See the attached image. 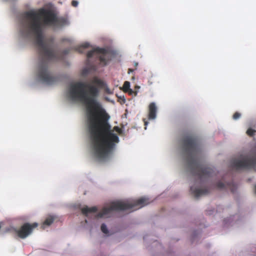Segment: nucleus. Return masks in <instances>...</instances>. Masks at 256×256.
Listing matches in <instances>:
<instances>
[{
  "mask_svg": "<svg viewBox=\"0 0 256 256\" xmlns=\"http://www.w3.org/2000/svg\"><path fill=\"white\" fill-rule=\"evenodd\" d=\"M104 88L106 93H112L102 80L94 77L91 84L78 82L72 84L70 94L72 98L80 100L86 106L89 132L94 144H114L119 138L111 130L110 116L96 100L100 90Z\"/></svg>",
  "mask_w": 256,
  "mask_h": 256,
  "instance_id": "f257e3e1",
  "label": "nucleus"
},
{
  "mask_svg": "<svg viewBox=\"0 0 256 256\" xmlns=\"http://www.w3.org/2000/svg\"><path fill=\"white\" fill-rule=\"evenodd\" d=\"M66 22L65 18H58L54 11L49 9L41 8L24 13L23 32L26 36H35L36 44L42 58L38 66V77L40 82L46 84H52L58 80V78L52 76L48 70V61L58 60L62 56L58 52L48 48L44 42L43 26H56Z\"/></svg>",
  "mask_w": 256,
  "mask_h": 256,
  "instance_id": "f03ea898",
  "label": "nucleus"
},
{
  "mask_svg": "<svg viewBox=\"0 0 256 256\" xmlns=\"http://www.w3.org/2000/svg\"><path fill=\"white\" fill-rule=\"evenodd\" d=\"M198 146L183 145L182 151L192 173L198 177L200 184H202L213 176L214 172L212 168L204 164L202 152Z\"/></svg>",
  "mask_w": 256,
  "mask_h": 256,
  "instance_id": "7ed1b4c3",
  "label": "nucleus"
},
{
  "mask_svg": "<svg viewBox=\"0 0 256 256\" xmlns=\"http://www.w3.org/2000/svg\"><path fill=\"white\" fill-rule=\"evenodd\" d=\"M150 203L146 198H141L132 201H116L112 202L108 207L104 208L96 215V218H108L114 211L130 210V212L138 210Z\"/></svg>",
  "mask_w": 256,
  "mask_h": 256,
  "instance_id": "20e7f679",
  "label": "nucleus"
},
{
  "mask_svg": "<svg viewBox=\"0 0 256 256\" xmlns=\"http://www.w3.org/2000/svg\"><path fill=\"white\" fill-rule=\"evenodd\" d=\"M231 166L236 170L249 169L256 166V152H251L248 154H241L238 159L231 161Z\"/></svg>",
  "mask_w": 256,
  "mask_h": 256,
  "instance_id": "39448f33",
  "label": "nucleus"
},
{
  "mask_svg": "<svg viewBox=\"0 0 256 256\" xmlns=\"http://www.w3.org/2000/svg\"><path fill=\"white\" fill-rule=\"evenodd\" d=\"M94 158L100 162H105L112 157L116 145H92Z\"/></svg>",
  "mask_w": 256,
  "mask_h": 256,
  "instance_id": "423d86ee",
  "label": "nucleus"
},
{
  "mask_svg": "<svg viewBox=\"0 0 256 256\" xmlns=\"http://www.w3.org/2000/svg\"><path fill=\"white\" fill-rule=\"evenodd\" d=\"M94 54L98 58L100 64L103 66H106L112 59V54L108 49L96 48L89 51L86 56L90 58Z\"/></svg>",
  "mask_w": 256,
  "mask_h": 256,
  "instance_id": "0eeeda50",
  "label": "nucleus"
},
{
  "mask_svg": "<svg viewBox=\"0 0 256 256\" xmlns=\"http://www.w3.org/2000/svg\"><path fill=\"white\" fill-rule=\"evenodd\" d=\"M38 226L37 222H34L32 224H30L26 222L23 224L21 227L16 230L17 236L20 238L24 239L30 235L33 230Z\"/></svg>",
  "mask_w": 256,
  "mask_h": 256,
  "instance_id": "6e6552de",
  "label": "nucleus"
},
{
  "mask_svg": "<svg viewBox=\"0 0 256 256\" xmlns=\"http://www.w3.org/2000/svg\"><path fill=\"white\" fill-rule=\"evenodd\" d=\"M182 144H199L198 138L194 134L190 132L186 134L183 137Z\"/></svg>",
  "mask_w": 256,
  "mask_h": 256,
  "instance_id": "1a4fd4ad",
  "label": "nucleus"
},
{
  "mask_svg": "<svg viewBox=\"0 0 256 256\" xmlns=\"http://www.w3.org/2000/svg\"><path fill=\"white\" fill-rule=\"evenodd\" d=\"M217 188L219 189H230L232 192H234L237 188V185L233 182L224 184L221 182H218L216 184Z\"/></svg>",
  "mask_w": 256,
  "mask_h": 256,
  "instance_id": "9d476101",
  "label": "nucleus"
},
{
  "mask_svg": "<svg viewBox=\"0 0 256 256\" xmlns=\"http://www.w3.org/2000/svg\"><path fill=\"white\" fill-rule=\"evenodd\" d=\"M190 190L192 194L196 198H198L200 196L206 194L209 192V190L207 188L203 189L196 188H194V186H192L190 187Z\"/></svg>",
  "mask_w": 256,
  "mask_h": 256,
  "instance_id": "9b49d317",
  "label": "nucleus"
},
{
  "mask_svg": "<svg viewBox=\"0 0 256 256\" xmlns=\"http://www.w3.org/2000/svg\"><path fill=\"white\" fill-rule=\"evenodd\" d=\"M157 108L154 102H151L148 106V119L154 120L156 118Z\"/></svg>",
  "mask_w": 256,
  "mask_h": 256,
  "instance_id": "f8f14e48",
  "label": "nucleus"
},
{
  "mask_svg": "<svg viewBox=\"0 0 256 256\" xmlns=\"http://www.w3.org/2000/svg\"><path fill=\"white\" fill-rule=\"evenodd\" d=\"M97 210L98 209L96 206H93L92 208L86 206L82 209V212L84 214L87 216L89 213L96 212Z\"/></svg>",
  "mask_w": 256,
  "mask_h": 256,
  "instance_id": "ddd939ff",
  "label": "nucleus"
},
{
  "mask_svg": "<svg viewBox=\"0 0 256 256\" xmlns=\"http://www.w3.org/2000/svg\"><path fill=\"white\" fill-rule=\"evenodd\" d=\"M90 46V44L88 42H85L82 44L80 46H78L76 48V50L78 51L80 53H84V50L88 48Z\"/></svg>",
  "mask_w": 256,
  "mask_h": 256,
  "instance_id": "4468645a",
  "label": "nucleus"
},
{
  "mask_svg": "<svg viewBox=\"0 0 256 256\" xmlns=\"http://www.w3.org/2000/svg\"><path fill=\"white\" fill-rule=\"evenodd\" d=\"M54 216H48L44 222L42 226L44 227V226H50L54 222Z\"/></svg>",
  "mask_w": 256,
  "mask_h": 256,
  "instance_id": "2eb2a0df",
  "label": "nucleus"
},
{
  "mask_svg": "<svg viewBox=\"0 0 256 256\" xmlns=\"http://www.w3.org/2000/svg\"><path fill=\"white\" fill-rule=\"evenodd\" d=\"M123 90L125 92H128L132 94L133 92L132 90L130 88V82L128 81H126L123 85Z\"/></svg>",
  "mask_w": 256,
  "mask_h": 256,
  "instance_id": "dca6fc26",
  "label": "nucleus"
},
{
  "mask_svg": "<svg viewBox=\"0 0 256 256\" xmlns=\"http://www.w3.org/2000/svg\"><path fill=\"white\" fill-rule=\"evenodd\" d=\"M256 133V130H254L251 128H248L246 132V134H247V135L250 136H254Z\"/></svg>",
  "mask_w": 256,
  "mask_h": 256,
  "instance_id": "f3484780",
  "label": "nucleus"
},
{
  "mask_svg": "<svg viewBox=\"0 0 256 256\" xmlns=\"http://www.w3.org/2000/svg\"><path fill=\"white\" fill-rule=\"evenodd\" d=\"M101 230L105 234H107L108 232L106 226L104 224H102L101 226Z\"/></svg>",
  "mask_w": 256,
  "mask_h": 256,
  "instance_id": "a211bd4d",
  "label": "nucleus"
},
{
  "mask_svg": "<svg viewBox=\"0 0 256 256\" xmlns=\"http://www.w3.org/2000/svg\"><path fill=\"white\" fill-rule=\"evenodd\" d=\"M241 116V114L238 112H236L232 116V118L234 120L238 119Z\"/></svg>",
  "mask_w": 256,
  "mask_h": 256,
  "instance_id": "6ab92c4d",
  "label": "nucleus"
},
{
  "mask_svg": "<svg viewBox=\"0 0 256 256\" xmlns=\"http://www.w3.org/2000/svg\"><path fill=\"white\" fill-rule=\"evenodd\" d=\"M72 6L76 7L78 4V2L76 0H72Z\"/></svg>",
  "mask_w": 256,
  "mask_h": 256,
  "instance_id": "aec40b11",
  "label": "nucleus"
},
{
  "mask_svg": "<svg viewBox=\"0 0 256 256\" xmlns=\"http://www.w3.org/2000/svg\"><path fill=\"white\" fill-rule=\"evenodd\" d=\"M68 52H69V50H65L62 52L63 54H64V55L68 54Z\"/></svg>",
  "mask_w": 256,
  "mask_h": 256,
  "instance_id": "412c9836",
  "label": "nucleus"
},
{
  "mask_svg": "<svg viewBox=\"0 0 256 256\" xmlns=\"http://www.w3.org/2000/svg\"><path fill=\"white\" fill-rule=\"evenodd\" d=\"M143 120L144 122V126H146L145 127V129H146V126H147V124H148V122L147 120H146L145 118H144L143 119Z\"/></svg>",
  "mask_w": 256,
  "mask_h": 256,
  "instance_id": "4be33fe9",
  "label": "nucleus"
},
{
  "mask_svg": "<svg viewBox=\"0 0 256 256\" xmlns=\"http://www.w3.org/2000/svg\"><path fill=\"white\" fill-rule=\"evenodd\" d=\"M133 71L132 70L130 69V68H129L128 69V73L130 74V72H132Z\"/></svg>",
  "mask_w": 256,
  "mask_h": 256,
  "instance_id": "5701e85b",
  "label": "nucleus"
},
{
  "mask_svg": "<svg viewBox=\"0 0 256 256\" xmlns=\"http://www.w3.org/2000/svg\"><path fill=\"white\" fill-rule=\"evenodd\" d=\"M114 128L116 129L118 132L120 130V129L117 126L115 127Z\"/></svg>",
  "mask_w": 256,
  "mask_h": 256,
  "instance_id": "b1692460",
  "label": "nucleus"
},
{
  "mask_svg": "<svg viewBox=\"0 0 256 256\" xmlns=\"http://www.w3.org/2000/svg\"><path fill=\"white\" fill-rule=\"evenodd\" d=\"M254 192L256 194V184L254 186Z\"/></svg>",
  "mask_w": 256,
  "mask_h": 256,
  "instance_id": "393cba45",
  "label": "nucleus"
}]
</instances>
